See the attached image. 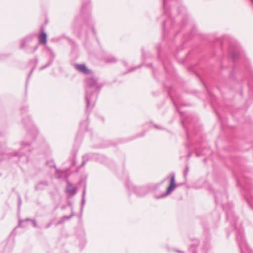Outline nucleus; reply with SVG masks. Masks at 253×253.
I'll list each match as a JSON object with an SVG mask.
<instances>
[{"mask_svg":"<svg viewBox=\"0 0 253 253\" xmlns=\"http://www.w3.org/2000/svg\"><path fill=\"white\" fill-rule=\"evenodd\" d=\"M31 222H32L33 225L34 227H38L37 223H36V221L35 220H32Z\"/></svg>","mask_w":253,"mask_h":253,"instance_id":"obj_24","label":"nucleus"},{"mask_svg":"<svg viewBox=\"0 0 253 253\" xmlns=\"http://www.w3.org/2000/svg\"><path fill=\"white\" fill-rule=\"evenodd\" d=\"M33 37L34 35L30 34L21 39L20 41V48L27 53L33 54L38 48L39 44H36L33 46L31 45V42L33 40Z\"/></svg>","mask_w":253,"mask_h":253,"instance_id":"obj_2","label":"nucleus"},{"mask_svg":"<svg viewBox=\"0 0 253 253\" xmlns=\"http://www.w3.org/2000/svg\"><path fill=\"white\" fill-rule=\"evenodd\" d=\"M30 143H25L24 142H21L19 152L15 153L13 156H17L19 160L22 159V161L23 162H27L28 157L26 151H30Z\"/></svg>","mask_w":253,"mask_h":253,"instance_id":"obj_3","label":"nucleus"},{"mask_svg":"<svg viewBox=\"0 0 253 253\" xmlns=\"http://www.w3.org/2000/svg\"><path fill=\"white\" fill-rule=\"evenodd\" d=\"M188 171V167H186L185 171V174H184L185 175H186V174L187 173Z\"/></svg>","mask_w":253,"mask_h":253,"instance_id":"obj_26","label":"nucleus"},{"mask_svg":"<svg viewBox=\"0 0 253 253\" xmlns=\"http://www.w3.org/2000/svg\"><path fill=\"white\" fill-rule=\"evenodd\" d=\"M65 207H66V206H62L61 207V209H62V210H64V209L65 208Z\"/></svg>","mask_w":253,"mask_h":253,"instance_id":"obj_29","label":"nucleus"},{"mask_svg":"<svg viewBox=\"0 0 253 253\" xmlns=\"http://www.w3.org/2000/svg\"><path fill=\"white\" fill-rule=\"evenodd\" d=\"M34 63H35V66L32 69V70H31L30 72L29 73V75H28V79H29L30 77V76L31 75V74L32 73L33 70H34V69L36 67V65L37 64L38 62V59L37 57H35L34 59Z\"/></svg>","mask_w":253,"mask_h":253,"instance_id":"obj_17","label":"nucleus"},{"mask_svg":"<svg viewBox=\"0 0 253 253\" xmlns=\"http://www.w3.org/2000/svg\"><path fill=\"white\" fill-rule=\"evenodd\" d=\"M86 110H91L97 99V95L102 85L97 83V78L92 75L86 78Z\"/></svg>","mask_w":253,"mask_h":253,"instance_id":"obj_1","label":"nucleus"},{"mask_svg":"<svg viewBox=\"0 0 253 253\" xmlns=\"http://www.w3.org/2000/svg\"><path fill=\"white\" fill-rule=\"evenodd\" d=\"M74 215L73 212H72L71 214L69 216H64L61 218V219L59 220L56 224V225L62 224L65 221L69 220L72 216Z\"/></svg>","mask_w":253,"mask_h":253,"instance_id":"obj_11","label":"nucleus"},{"mask_svg":"<svg viewBox=\"0 0 253 253\" xmlns=\"http://www.w3.org/2000/svg\"><path fill=\"white\" fill-rule=\"evenodd\" d=\"M76 190H77L76 188H75V187H73L71 188H68L67 189V192L68 193L71 194L72 195H74V194H75V193L76 192Z\"/></svg>","mask_w":253,"mask_h":253,"instance_id":"obj_19","label":"nucleus"},{"mask_svg":"<svg viewBox=\"0 0 253 253\" xmlns=\"http://www.w3.org/2000/svg\"><path fill=\"white\" fill-rule=\"evenodd\" d=\"M237 239L239 243L241 253H251V250L246 244V243L241 234H239V235H237Z\"/></svg>","mask_w":253,"mask_h":253,"instance_id":"obj_4","label":"nucleus"},{"mask_svg":"<svg viewBox=\"0 0 253 253\" xmlns=\"http://www.w3.org/2000/svg\"><path fill=\"white\" fill-rule=\"evenodd\" d=\"M27 121L28 122V123H29V126H32V137H35V136L38 134V129L37 128L33 125V124L31 122V119L28 117L27 118Z\"/></svg>","mask_w":253,"mask_h":253,"instance_id":"obj_10","label":"nucleus"},{"mask_svg":"<svg viewBox=\"0 0 253 253\" xmlns=\"http://www.w3.org/2000/svg\"><path fill=\"white\" fill-rule=\"evenodd\" d=\"M21 204H22V200L21 199L20 197L19 196L18 197V209L20 208Z\"/></svg>","mask_w":253,"mask_h":253,"instance_id":"obj_23","label":"nucleus"},{"mask_svg":"<svg viewBox=\"0 0 253 253\" xmlns=\"http://www.w3.org/2000/svg\"><path fill=\"white\" fill-rule=\"evenodd\" d=\"M165 24H166V22H164L163 23V27L165 28Z\"/></svg>","mask_w":253,"mask_h":253,"instance_id":"obj_30","label":"nucleus"},{"mask_svg":"<svg viewBox=\"0 0 253 253\" xmlns=\"http://www.w3.org/2000/svg\"><path fill=\"white\" fill-rule=\"evenodd\" d=\"M51 55L53 57H54L55 56V54H54V53H53L52 51H51Z\"/></svg>","mask_w":253,"mask_h":253,"instance_id":"obj_28","label":"nucleus"},{"mask_svg":"<svg viewBox=\"0 0 253 253\" xmlns=\"http://www.w3.org/2000/svg\"><path fill=\"white\" fill-rule=\"evenodd\" d=\"M166 0H163V2H164V5H165V3H166Z\"/></svg>","mask_w":253,"mask_h":253,"instance_id":"obj_31","label":"nucleus"},{"mask_svg":"<svg viewBox=\"0 0 253 253\" xmlns=\"http://www.w3.org/2000/svg\"><path fill=\"white\" fill-rule=\"evenodd\" d=\"M75 67L78 71L85 74H88L90 72V70L84 64H76L75 65Z\"/></svg>","mask_w":253,"mask_h":253,"instance_id":"obj_8","label":"nucleus"},{"mask_svg":"<svg viewBox=\"0 0 253 253\" xmlns=\"http://www.w3.org/2000/svg\"><path fill=\"white\" fill-rule=\"evenodd\" d=\"M48 184V182L46 180L40 181L36 184L35 189L37 191L42 190L47 187Z\"/></svg>","mask_w":253,"mask_h":253,"instance_id":"obj_7","label":"nucleus"},{"mask_svg":"<svg viewBox=\"0 0 253 253\" xmlns=\"http://www.w3.org/2000/svg\"><path fill=\"white\" fill-rule=\"evenodd\" d=\"M215 201H216V202H217L216 197H215Z\"/></svg>","mask_w":253,"mask_h":253,"instance_id":"obj_33","label":"nucleus"},{"mask_svg":"<svg viewBox=\"0 0 253 253\" xmlns=\"http://www.w3.org/2000/svg\"><path fill=\"white\" fill-rule=\"evenodd\" d=\"M90 7V4L89 2H87V3H84L82 6L81 10L83 12H84L85 10H89Z\"/></svg>","mask_w":253,"mask_h":253,"instance_id":"obj_16","label":"nucleus"},{"mask_svg":"<svg viewBox=\"0 0 253 253\" xmlns=\"http://www.w3.org/2000/svg\"><path fill=\"white\" fill-rule=\"evenodd\" d=\"M90 157L88 154H86L83 156L82 158L83 161L81 167L84 166L85 163L90 159Z\"/></svg>","mask_w":253,"mask_h":253,"instance_id":"obj_15","label":"nucleus"},{"mask_svg":"<svg viewBox=\"0 0 253 253\" xmlns=\"http://www.w3.org/2000/svg\"><path fill=\"white\" fill-rule=\"evenodd\" d=\"M2 55L0 54V59H2Z\"/></svg>","mask_w":253,"mask_h":253,"instance_id":"obj_32","label":"nucleus"},{"mask_svg":"<svg viewBox=\"0 0 253 253\" xmlns=\"http://www.w3.org/2000/svg\"><path fill=\"white\" fill-rule=\"evenodd\" d=\"M85 193H86V188H85V186H84L83 191V192H82V202H81V210H83L84 206L85 204Z\"/></svg>","mask_w":253,"mask_h":253,"instance_id":"obj_12","label":"nucleus"},{"mask_svg":"<svg viewBox=\"0 0 253 253\" xmlns=\"http://www.w3.org/2000/svg\"><path fill=\"white\" fill-rule=\"evenodd\" d=\"M79 25V24L78 18V17H76L75 19V21L73 23V27L74 28L75 31L77 30V29L78 28Z\"/></svg>","mask_w":253,"mask_h":253,"instance_id":"obj_18","label":"nucleus"},{"mask_svg":"<svg viewBox=\"0 0 253 253\" xmlns=\"http://www.w3.org/2000/svg\"><path fill=\"white\" fill-rule=\"evenodd\" d=\"M91 28H92V32H93L94 34H95V32L94 28L93 27H91Z\"/></svg>","mask_w":253,"mask_h":253,"instance_id":"obj_27","label":"nucleus"},{"mask_svg":"<svg viewBox=\"0 0 253 253\" xmlns=\"http://www.w3.org/2000/svg\"><path fill=\"white\" fill-rule=\"evenodd\" d=\"M175 187H176V185L175 184L174 175L173 174L172 175V176L171 177L170 183L169 186L168 187V188L167 189L166 192L164 194L161 195L159 197H158V198H163L164 197H166V196L169 195L175 189Z\"/></svg>","mask_w":253,"mask_h":253,"instance_id":"obj_5","label":"nucleus"},{"mask_svg":"<svg viewBox=\"0 0 253 253\" xmlns=\"http://www.w3.org/2000/svg\"><path fill=\"white\" fill-rule=\"evenodd\" d=\"M88 122L87 119L82 121L80 123V129L81 131H85L87 130Z\"/></svg>","mask_w":253,"mask_h":253,"instance_id":"obj_9","label":"nucleus"},{"mask_svg":"<svg viewBox=\"0 0 253 253\" xmlns=\"http://www.w3.org/2000/svg\"><path fill=\"white\" fill-rule=\"evenodd\" d=\"M230 52H231L232 56L233 59H235L238 58V54L237 53V48H236L235 49H232V47L230 46Z\"/></svg>","mask_w":253,"mask_h":253,"instance_id":"obj_14","label":"nucleus"},{"mask_svg":"<svg viewBox=\"0 0 253 253\" xmlns=\"http://www.w3.org/2000/svg\"><path fill=\"white\" fill-rule=\"evenodd\" d=\"M52 60H50L49 61V62L45 64V65L44 66H42V67H41L40 68H39V70H42L45 68H46V67H48L49 66H50L51 64H52Z\"/></svg>","mask_w":253,"mask_h":253,"instance_id":"obj_20","label":"nucleus"},{"mask_svg":"<svg viewBox=\"0 0 253 253\" xmlns=\"http://www.w3.org/2000/svg\"><path fill=\"white\" fill-rule=\"evenodd\" d=\"M105 61L108 63H113L117 61V59L115 57L113 56H110L105 58Z\"/></svg>","mask_w":253,"mask_h":253,"instance_id":"obj_13","label":"nucleus"},{"mask_svg":"<svg viewBox=\"0 0 253 253\" xmlns=\"http://www.w3.org/2000/svg\"><path fill=\"white\" fill-rule=\"evenodd\" d=\"M32 220H33V219H30V218H26V219H25V220H19V224H18V226H19V227H24V225H23L22 224V222H23V221H32Z\"/></svg>","mask_w":253,"mask_h":253,"instance_id":"obj_21","label":"nucleus"},{"mask_svg":"<svg viewBox=\"0 0 253 253\" xmlns=\"http://www.w3.org/2000/svg\"><path fill=\"white\" fill-rule=\"evenodd\" d=\"M47 165H48L50 167H54L56 169L55 165L52 161L47 162Z\"/></svg>","mask_w":253,"mask_h":253,"instance_id":"obj_22","label":"nucleus"},{"mask_svg":"<svg viewBox=\"0 0 253 253\" xmlns=\"http://www.w3.org/2000/svg\"><path fill=\"white\" fill-rule=\"evenodd\" d=\"M52 224V221L50 222L49 223H48V224L45 226V228L46 229L48 228L51 226V225Z\"/></svg>","mask_w":253,"mask_h":253,"instance_id":"obj_25","label":"nucleus"},{"mask_svg":"<svg viewBox=\"0 0 253 253\" xmlns=\"http://www.w3.org/2000/svg\"><path fill=\"white\" fill-rule=\"evenodd\" d=\"M39 44L45 45L47 43V35L44 31L43 28H41V33L38 37Z\"/></svg>","mask_w":253,"mask_h":253,"instance_id":"obj_6","label":"nucleus"}]
</instances>
